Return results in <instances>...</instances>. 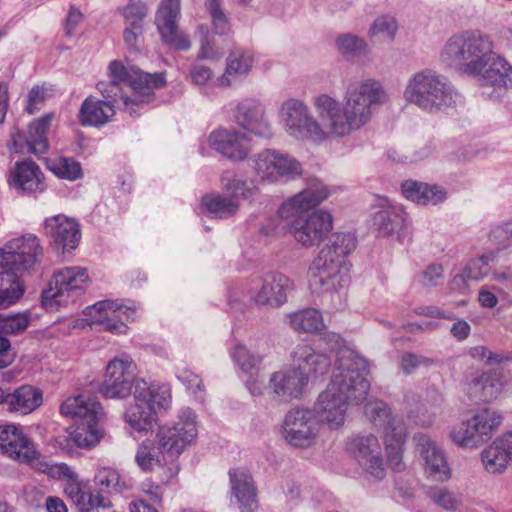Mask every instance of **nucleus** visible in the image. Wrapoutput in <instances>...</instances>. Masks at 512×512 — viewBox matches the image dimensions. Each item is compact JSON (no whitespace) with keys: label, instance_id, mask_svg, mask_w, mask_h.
Listing matches in <instances>:
<instances>
[{"label":"nucleus","instance_id":"nucleus-44","mask_svg":"<svg viewBox=\"0 0 512 512\" xmlns=\"http://www.w3.org/2000/svg\"><path fill=\"white\" fill-rule=\"evenodd\" d=\"M155 415L152 406L135 400V403L127 408L124 418L132 429L145 432L152 428Z\"/></svg>","mask_w":512,"mask_h":512},{"label":"nucleus","instance_id":"nucleus-32","mask_svg":"<svg viewBox=\"0 0 512 512\" xmlns=\"http://www.w3.org/2000/svg\"><path fill=\"white\" fill-rule=\"evenodd\" d=\"M501 390L498 376L491 372L481 374L469 380L464 388L469 399L475 403L490 402Z\"/></svg>","mask_w":512,"mask_h":512},{"label":"nucleus","instance_id":"nucleus-49","mask_svg":"<svg viewBox=\"0 0 512 512\" xmlns=\"http://www.w3.org/2000/svg\"><path fill=\"white\" fill-rule=\"evenodd\" d=\"M97 90L102 94V96L106 99L105 101H111L114 105L118 103V101H122L125 108H129V106H138L141 103L133 102V96L129 97L124 92V86L115 80H102L97 83Z\"/></svg>","mask_w":512,"mask_h":512},{"label":"nucleus","instance_id":"nucleus-35","mask_svg":"<svg viewBox=\"0 0 512 512\" xmlns=\"http://www.w3.org/2000/svg\"><path fill=\"white\" fill-rule=\"evenodd\" d=\"M373 225L383 236H399L406 227V213L402 206L387 205L375 212Z\"/></svg>","mask_w":512,"mask_h":512},{"label":"nucleus","instance_id":"nucleus-22","mask_svg":"<svg viewBox=\"0 0 512 512\" xmlns=\"http://www.w3.org/2000/svg\"><path fill=\"white\" fill-rule=\"evenodd\" d=\"M413 439L418 452L424 459L428 477L441 482L448 480L450 468L442 448L426 434L417 433Z\"/></svg>","mask_w":512,"mask_h":512},{"label":"nucleus","instance_id":"nucleus-18","mask_svg":"<svg viewBox=\"0 0 512 512\" xmlns=\"http://www.w3.org/2000/svg\"><path fill=\"white\" fill-rule=\"evenodd\" d=\"M180 0H161L155 15V24L162 41L176 51H188L191 41L187 34L180 31Z\"/></svg>","mask_w":512,"mask_h":512},{"label":"nucleus","instance_id":"nucleus-40","mask_svg":"<svg viewBox=\"0 0 512 512\" xmlns=\"http://www.w3.org/2000/svg\"><path fill=\"white\" fill-rule=\"evenodd\" d=\"M253 64V56L248 51L235 50L227 58L225 73L217 79L220 86H230L231 78L247 75Z\"/></svg>","mask_w":512,"mask_h":512},{"label":"nucleus","instance_id":"nucleus-48","mask_svg":"<svg viewBox=\"0 0 512 512\" xmlns=\"http://www.w3.org/2000/svg\"><path fill=\"white\" fill-rule=\"evenodd\" d=\"M495 260L494 253L483 254L476 259L470 260L465 266L463 273L454 278V282L458 280H480L488 275L490 271V263Z\"/></svg>","mask_w":512,"mask_h":512},{"label":"nucleus","instance_id":"nucleus-57","mask_svg":"<svg viewBox=\"0 0 512 512\" xmlns=\"http://www.w3.org/2000/svg\"><path fill=\"white\" fill-rule=\"evenodd\" d=\"M31 466L52 478L75 479L77 477V473L69 465L65 463L49 464L40 460V455L38 456V460H36L35 465Z\"/></svg>","mask_w":512,"mask_h":512},{"label":"nucleus","instance_id":"nucleus-20","mask_svg":"<svg viewBox=\"0 0 512 512\" xmlns=\"http://www.w3.org/2000/svg\"><path fill=\"white\" fill-rule=\"evenodd\" d=\"M233 117L238 126L260 138L272 136V126L263 104L254 98L241 100L233 110Z\"/></svg>","mask_w":512,"mask_h":512},{"label":"nucleus","instance_id":"nucleus-23","mask_svg":"<svg viewBox=\"0 0 512 512\" xmlns=\"http://www.w3.org/2000/svg\"><path fill=\"white\" fill-rule=\"evenodd\" d=\"M212 149L232 161H243L249 154L247 137L236 129H217L209 135Z\"/></svg>","mask_w":512,"mask_h":512},{"label":"nucleus","instance_id":"nucleus-60","mask_svg":"<svg viewBox=\"0 0 512 512\" xmlns=\"http://www.w3.org/2000/svg\"><path fill=\"white\" fill-rule=\"evenodd\" d=\"M428 495L435 504L447 511H455L459 505L457 496L443 487L429 488Z\"/></svg>","mask_w":512,"mask_h":512},{"label":"nucleus","instance_id":"nucleus-55","mask_svg":"<svg viewBox=\"0 0 512 512\" xmlns=\"http://www.w3.org/2000/svg\"><path fill=\"white\" fill-rule=\"evenodd\" d=\"M196 35L199 37L200 43L198 59H218L222 56L223 53L216 48L214 37L206 26L199 25Z\"/></svg>","mask_w":512,"mask_h":512},{"label":"nucleus","instance_id":"nucleus-16","mask_svg":"<svg viewBox=\"0 0 512 512\" xmlns=\"http://www.w3.org/2000/svg\"><path fill=\"white\" fill-rule=\"evenodd\" d=\"M137 310V305L130 300H102L86 308L87 314L93 317V322L114 334L127 332L128 326L125 321L135 320Z\"/></svg>","mask_w":512,"mask_h":512},{"label":"nucleus","instance_id":"nucleus-7","mask_svg":"<svg viewBox=\"0 0 512 512\" xmlns=\"http://www.w3.org/2000/svg\"><path fill=\"white\" fill-rule=\"evenodd\" d=\"M197 436L196 414L185 407L179 411L178 421L173 426L159 427L156 436V448L168 458V467L161 477V483H168L179 473L177 462L179 455Z\"/></svg>","mask_w":512,"mask_h":512},{"label":"nucleus","instance_id":"nucleus-37","mask_svg":"<svg viewBox=\"0 0 512 512\" xmlns=\"http://www.w3.org/2000/svg\"><path fill=\"white\" fill-rule=\"evenodd\" d=\"M135 461L144 472H152L157 469L160 481L169 464L168 458L164 457L162 452L156 448L154 441H144L139 445Z\"/></svg>","mask_w":512,"mask_h":512},{"label":"nucleus","instance_id":"nucleus-42","mask_svg":"<svg viewBox=\"0 0 512 512\" xmlns=\"http://www.w3.org/2000/svg\"><path fill=\"white\" fill-rule=\"evenodd\" d=\"M201 206L209 216L224 219L238 211L239 202L229 195L209 194L202 197Z\"/></svg>","mask_w":512,"mask_h":512},{"label":"nucleus","instance_id":"nucleus-3","mask_svg":"<svg viewBox=\"0 0 512 512\" xmlns=\"http://www.w3.org/2000/svg\"><path fill=\"white\" fill-rule=\"evenodd\" d=\"M330 194V189L321 180L309 178L299 193L279 207V217L291 219L290 232L302 246H318L333 229V218L328 211L319 209L308 214Z\"/></svg>","mask_w":512,"mask_h":512},{"label":"nucleus","instance_id":"nucleus-58","mask_svg":"<svg viewBox=\"0 0 512 512\" xmlns=\"http://www.w3.org/2000/svg\"><path fill=\"white\" fill-rule=\"evenodd\" d=\"M489 241L498 250L508 248L512 243V220L493 226L489 232Z\"/></svg>","mask_w":512,"mask_h":512},{"label":"nucleus","instance_id":"nucleus-47","mask_svg":"<svg viewBox=\"0 0 512 512\" xmlns=\"http://www.w3.org/2000/svg\"><path fill=\"white\" fill-rule=\"evenodd\" d=\"M221 183L223 188L229 192V196L233 197L237 202L240 198L249 199L257 193V187L253 182L237 179L232 172L226 171L221 175Z\"/></svg>","mask_w":512,"mask_h":512},{"label":"nucleus","instance_id":"nucleus-28","mask_svg":"<svg viewBox=\"0 0 512 512\" xmlns=\"http://www.w3.org/2000/svg\"><path fill=\"white\" fill-rule=\"evenodd\" d=\"M231 492L242 512H254L258 507L256 488L250 472L245 468L229 470Z\"/></svg>","mask_w":512,"mask_h":512},{"label":"nucleus","instance_id":"nucleus-59","mask_svg":"<svg viewBox=\"0 0 512 512\" xmlns=\"http://www.w3.org/2000/svg\"><path fill=\"white\" fill-rule=\"evenodd\" d=\"M232 357L245 373L256 370L262 360L259 355L250 353V351L241 344L235 346Z\"/></svg>","mask_w":512,"mask_h":512},{"label":"nucleus","instance_id":"nucleus-8","mask_svg":"<svg viewBox=\"0 0 512 512\" xmlns=\"http://www.w3.org/2000/svg\"><path fill=\"white\" fill-rule=\"evenodd\" d=\"M89 282L87 269L68 266L57 269L41 294V305L49 312L74 305L85 293Z\"/></svg>","mask_w":512,"mask_h":512},{"label":"nucleus","instance_id":"nucleus-46","mask_svg":"<svg viewBox=\"0 0 512 512\" xmlns=\"http://www.w3.org/2000/svg\"><path fill=\"white\" fill-rule=\"evenodd\" d=\"M94 484L98 488L96 493L121 492L125 483L121 480L119 472L112 467H100L94 475Z\"/></svg>","mask_w":512,"mask_h":512},{"label":"nucleus","instance_id":"nucleus-52","mask_svg":"<svg viewBox=\"0 0 512 512\" xmlns=\"http://www.w3.org/2000/svg\"><path fill=\"white\" fill-rule=\"evenodd\" d=\"M30 321L31 314L28 311L24 313L11 314L6 316L0 315V334H21L29 327Z\"/></svg>","mask_w":512,"mask_h":512},{"label":"nucleus","instance_id":"nucleus-4","mask_svg":"<svg viewBox=\"0 0 512 512\" xmlns=\"http://www.w3.org/2000/svg\"><path fill=\"white\" fill-rule=\"evenodd\" d=\"M441 61L448 67L475 78L482 87L485 80H490L503 68L502 57L495 52L490 35L470 29L456 33L445 42Z\"/></svg>","mask_w":512,"mask_h":512},{"label":"nucleus","instance_id":"nucleus-41","mask_svg":"<svg viewBox=\"0 0 512 512\" xmlns=\"http://www.w3.org/2000/svg\"><path fill=\"white\" fill-rule=\"evenodd\" d=\"M51 120L52 115H45L29 125L28 135L24 141L31 153L41 155L48 150L47 133L50 128Z\"/></svg>","mask_w":512,"mask_h":512},{"label":"nucleus","instance_id":"nucleus-30","mask_svg":"<svg viewBox=\"0 0 512 512\" xmlns=\"http://www.w3.org/2000/svg\"><path fill=\"white\" fill-rule=\"evenodd\" d=\"M365 415L373 426L383 431L385 440H391L397 430L396 426H400L402 432H406V427L403 419L393 415L390 407L381 400L370 401L365 405Z\"/></svg>","mask_w":512,"mask_h":512},{"label":"nucleus","instance_id":"nucleus-31","mask_svg":"<svg viewBox=\"0 0 512 512\" xmlns=\"http://www.w3.org/2000/svg\"><path fill=\"white\" fill-rule=\"evenodd\" d=\"M115 106L111 101L87 97L81 104L79 119L83 126L100 127L112 120Z\"/></svg>","mask_w":512,"mask_h":512},{"label":"nucleus","instance_id":"nucleus-63","mask_svg":"<svg viewBox=\"0 0 512 512\" xmlns=\"http://www.w3.org/2000/svg\"><path fill=\"white\" fill-rule=\"evenodd\" d=\"M431 364H433L432 359L410 352H405L401 357V367L405 374H411L420 366Z\"/></svg>","mask_w":512,"mask_h":512},{"label":"nucleus","instance_id":"nucleus-14","mask_svg":"<svg viewBox=\"0 0 512 512\" xmlns=\"http://www.w3.org/2000/svg\"><path fill=\"white\" fill-rule=\"evenodd\" d=\"M321 429L316 413L308 408H294L287 412L282 424L284 439L293 447L309 448Z\"/></svg>","mask_w":512,"mask_h":512},{"label":"nucleus","instance_id":"nucleus-36","mask_svg":"<svg viewBox=\"0 0 512 512\" xmlns=\"http://www.w3.org/2000/svg\"><path fill=\"white\" fill-rule=\"evenodd\" d=\"M134 398L138 402L152 406L154 413L157 410H166L171 404V391L167 385L148 384L140 379L136 384Z\"/></svg>","mask_w":512,"mask_h":512},{"label":"nucleus","instance_id":"nucleus-51","mask_svg":"<svg viewBox=\"0 0 512 512\" xmlns=\"http://www.w3.org/2000/svg\"><path fill=\"white\" fill-rule=\"evenodd\" d=\"M336 45L339 51L348 58L364 55L369 51L365 40L352 34H342L338 36Z\"/></svg>","mask_w":512,"mask_h":512},{"label":"nucleus","instance_id":"nucleus-43","mask_svg":"<svg viewBox=\"0 0 512 512\" xmlns=\"http://www.w3.org/2000/svg\"><path fill=\"white\" fill-rule=\"evenodd\" d=\"M289 325L297 333H318L324 328L322 314L315 308H306L289 314Z\"/></svg>","mask_w":512,"mask_h":512},{"label":"nucleus","instance_id":"nucleus-62","mask_svg":"<svg viewBox=\"0 0 512 512\" xmlns=\"http://www.w3.org/2000/svg\"><path fill=\"white\" fill-rule=\"evenodd\" d=\"M503 68H499L501 74L494 76L490 80H485L482 87H494L495 89L511 88L512 89V67L502 57Z\"/></svg>","mask_w":512,"mask_h":512},{"label":"nucleus","instance_id":"nucleus-5","mask_svg":"<svg viewBox=\"0 0 512 512\" xmlns=\"http://www.w3.org/2000/svg\"><path fill=\"white\" fill-rule=\"evenodd\" d=\"M357 239L352 233H333L328 243L308 268V283L313 293L333 297L349 283L347 256L355 250Z\"/></svg>","mask_w":512,"mask_h":512},{"label":"nucleus","instance_id":"nucleus-26","mask_svg":"<svg viewBox=\"0 0 512 512\" xmlns=\"http://www.w3.org/2000/svg\"><path fill=\"white\" fill-rule=\"evenodd\" d=\"M293 369L301 372L308 380L311 376L326 374L331 366V359L325 353L317 352L312 346L301 343L291 352Z\"/></svg>","mask_w":512,"mask_h":512},{"label":"nucleus","instance_id":"nucleus-33","mask_svg":"<svg viewBox=\"0 0 512 512\" xmlns=\"http://www.w3.org/2000/svg\"><path fill=\"white\" fill-rule=\"evenodd\" d=\"M67 480L64 492L76 504L80 512H93L95 509L111 506V501L106 496L94 491H83L78 476L75 479Z\"/></svg>","mask_w":512,"mask_h":512},{"label":"nucleus","instance_id":"nucleus-17","mask_svg":"<svg viewBox=\"0 0 512 512\" xmlns=\"http://www.w3.org/2000/svg\"><path fill=\"white\" fill-rule=\"evenodd\" d=\"M346 449L367 474L378 480L384 477L385 469L382 448L375 435H353L348 439Z\"/></svg>","mask_w":512,"mask_h":512},{"label":"nucleus","instance_id":"nucleus-21","mask_svg":"<svg viewBox=\"0 0 512 512\" xmlns=\"http://www.w3.org/2000/svg\"><path fill=\"white\" fill-rule=\"evenodd\" d=\"M0 449L21 463L35 465L39 452L34 443L14 425L0 426Z\"/></svg>","mask_w":512,"mask_h":512},{"label":"nucleus","instance_id":"nucleus-27","mask_svg":"<svg viewBox=\"0 0 512 512\" xmlns=\"http://www.w3.org/2000/svg\"><path fill=\"white\" fill-rule=\"evenodd\" d=\"M307 382L300 371L290 368L274 372L270 376L268 388L275 398L288 402L302 396Z\"/></svg>","mask_w":512,"mask_h":512},{"label":"nucleus","instance_id":"nucleus-38","mask_svg":"<svg viewBox=\"0 0 512 512\" xmlns=\"http://www.w3.org/2000/svg\"><path fill=\"white\" fill-rule=\"evenodd\" d=\"M9 411L27 415L42 404V393L31 385H22L9 394Z\"/></svg>","mask_w":512,"mask_h":512},{"label":"nucleus","instance_id":"nucleus-24","mask_svg":"<svg viewBox=\"0 0 512 512\" xmlns=\"http://www.w3.org/2000/svg\"><path fill=\"white\" fill-rule=\"evenodd\" d=\"M8 184L19 195H32L44 191L43 174L33 161L16 162L9 171Z\"/></svg>","mask_w":512,"mask_h":512},{"label":"nucleus","instance_id":"nucleus-39","mask_svg":"<svg viewBox=\"0 0 512 512\" xmlns=\"http://www.w3.org/2000/svg\"><path fill=\"white\" fill-rule=\"evenodd\" d=\"M25 293V286L19 275L3 269L0 272V310L16 304Z\"/></svg>","mask_w":512,"mask_h":512},{"label":"nucleus","instance_id":"nucleus-10","mask_svg":"<svg viewBox=\"0 0 512 512\" xmlns=\"http://www.w3.org/2000/svg\"><path fill=\"white\" fill-rule=\"evenodd\" d=\"M502 420V415L492 408L479 409L470 419L453 427L450 438L461 448L479 447L499 428Z\"/></svg>","mask_w":512,"mask_h":512},{"label":"nucleus","instance_id":"nucleus-50","mask_svg":"<svg viewBox=\"0 0 512 512\" xmlns=\"http://www.w3.org/2000/svg\"><path fill=\"white\" fill-rule=\"evenodd\" d=\"M205 7L212 21V32L215 35H227L231 29L230 21L222 9V0H204Z\"/></svg>","mask_w":512,"mask_h":512},{"label":"nucleus","instance_id":"nucleus-25","mask_svg":"<svg viewBox=\"0 0 512 512\" xmlns=\"http://www.w3.org/2000/svg\"><path fill=\"white\" fill-rule=\"evenodd\" d=\"M45 233L57 250L63 253L74 250L80 241V229L77 222L63 215L45 220Z\"/></svg>","mask_w":512,"mask_h":512},{"label":"nucleus","instance_id":"nucleus-34","mask_svg":"<svg viewBox=\"0 0 512 512\" xmlns=\"http://www.w3.org/2000/svg\"><path fill=\"white\" fill-rule=\"evenodd\" d=\"M403 195L418 205H437L446 199V191L438 185L407 180L401 186Z\"/></svg>","mask_w":512,"mask_h":512},{"label":"nucleus","instance_id":"nucleus-53","mask_svg":"<svg viewBox=\"0 0 512 512\" xmlns=\"http://www.w3.org/2000/svg\"><path fill=\"white\" fill-rule=\"evenodd\" d=\"M394 429L398 432L395 433L391 440L388 439L384 442L390 466L396 471H401L404 468L402 462V446L406 438V432H402L400 426H396Z\"/></svg>","mask_w":512,"mask_h":512},{"label":"nucleus","instance_id":"nucleus-19","mask_svg":"<svg viewBox=\"0 0 512 512\" xmlns=\"http://www.w3.org/2000/svg\"><path fill=\"white\" fill-rule=\"evenodd\" d=\"M294 289V283L282 273H269L256 283L251 296L258 306L279 308L288 300V294Z\"/></svg>","mask_w":512,"mask_h":512},{"label":"nucleus","instance_id":"nucleus-54","mask_svg":"<svg viewBox=\"0 0 512 512\" xmlns=\"http://www.w3.org/2000/svg\"><path fill=\"white\" fill-rule=\"evenodd\" d=\"M121 14L125 25L137 29V27H143V21L148 14V8L141 0H129L127 5L123 7Z\"/></svg>","mask_w":512,"mask_h":512},{"label":"nucleus","instance_id":"nucleus-2","mask_svg":"<svg viewBox=\"0 0 512 512\" xmlns=\"http://www.w3.org/2000/svg\"><path fill=\"white\" fill-rule=\"evenodd\" d=\"M367 367V361L355 351L338 350L331 380L311 409L320 423L325 422L330 429L340 428L345 422L348 404L366 399L370 388L364 375Z\"/></svg>","mask_w":512,"mask_h":512},{"label":"nucleus","instance_id":"nucleus-56","mask_svg":"<svg viewBox=\"0 0 512 512\" xmlns=\"http://www.w3.org/2000/svg\"><path fill=\"white\" fill-rule=\"evenodd\" d=\"M397 30V21L391 16L383 15L374 20L368 33L370 37H379L393 41Z\"/></svg>","mask_w":512,"mask_h":512},{"label":"nucleus","instance_id":"nucleus-13","mask_svg":"<svg viewBox=\"0 0 512 512\" xmlns=\"http://www.w3.org/2000/svg\"><path fill=\"white\" fill-rule=\"evenodd\" d=\"M42 256V247L33 234L10 240L0 249V267L16 275L35 267Z\"/></svg>","mask_w":512,"mask_h":512},{"label":"nucleus","instance_id":"nucleus-11","mask_svg":"<svg viewBox=\"0 0 512 512\" xmlns=\"http://www.w3.org/2000/svg\"><path fill=\"white\" fill-rule=\"evenodd\" d=\"M109 77L121 85L133 90V102L149 103L154 97V90L165 85L162 73H146L134 67H126L121 61L110 62Z\"/></svg>","mask_w":512,"mask_h":512},{"label":"nucleus","instance_id":"nucleus-12","mask_svg":"<svg viewBox=\"0 0 512 512\" xmlns=\"http://www.w3.org/2000/svg\"><path fill=\"white\" fill-rule=\"evenodd\" d=\"M253 167L262 181L286 182L302 174L301 163L289 154L265 149L254 156Z\"/></svg>","mask_w":512,"mask_h":512},{"label":"nucleus","instance_id":"nucleus-15","mask_svg":"<svg viewBox=\"0 0 512 512\" xmlns=\"http://www.w3.org/2000/svg\"><path fill=\"white\" fill-rule=\"evenodd\" d=\"M139 381L136 379V365L130 357L114 358L106 366L99 392L107 399H124L130 396Z\"/></svg>","mask_w":512,"mask_h":512},{"label":"nucleus","instance_id":"nucleus-9","mask_svg":"<svg viewBox=\"0 0 512 512\" xmlns=\"http://www.w3.org/2000/svg\"><path fill=\"white\" fill-rule=\"evenodd\" d=\"M60 412L80 421L75 428L68 431V439L77 447L90 448L99 442L101 434L97 421L102 415V407L95 398L87 395L70 397L62 403Z\"/></svg>","mask_w":512,"mask_h":512},{"label":"nucleus","instance_id":"nucleus-64","mask_svg":"<svg viewBox=\"0 0 512 512\" xmlns=\"http://www.w3.org/2000/svg\"><path fill=\"white\" fill-rule=\"evenodd\" d=\"M47 96V90L43 86H34L27 96L26 111L34 114L44 104Z\"/></svg>","mask_w":512,"mask_h":512},{"label":"nucleus","instance_id":"nucleus-29","mask_svg":"<svg viewBox=\"0 0 512 512\" xmlns=\"http://www.w3.org/2000/svg\"><path fill=\"white\" fill-rule=\"evenodd\" d=\"M481 459L489 473H502L512 460V430L502 434L485 448Z\"/></svg>","mask_w":512,"mask_h":512},{"label":"nucleus","instance_id":"nucleus-1","mask_svg":"<svg viewBox=\"0 0 512 512\" xmlns=\"http://www.w3.org/2000/svg\"><path fill=\"white\" fill-rule=\"evenodd\" d=\"M386 101L381 83L366 79L350 83L342 103L327 94L316 96L313 105L321 122L303 101L294 98L283 102L280 113L289 136L321 144L329 138H343L360 130Z\"/></svg>","mask_w":512,"mask_h":512},{"label":"nucleus","instance_id":"nucleus-61","mask_svg":"<svg viewBox=\"0 0 512 512\" xmlns=\"http://www.w3.org/2000/svg\"><path fill=\"white\" fill-rule=\"evenodd\" d=\"M177 379L186 386L194 395L204 392V385L200 376L190 369L178 368L176 372Z\"/></svg>","mask_w":512,"mask_h":512},{"label":"nucleus","instance_id":"nucleus-6","mask_svg":"<svg viewBox=\"0 0 512 512\" xmlns=\"http://www.w3.org/2000/svg\"><path fill=\"white\" fill-rule=\"evenodd\" d=\"M403 97L407 103L428 113L454 108L461 100V96L451 83L430 69L416 72L407 80Z\"/></svg>","mask_w":512,"mask_h":512},{"label":"nucleus","instance_id":"nucleus-45","mask_svg":"<svg viewBox=\"0 0 512 512\" xmlns=\"http://www.w3.org/2000/svg\"><path fill=\"white\" fill-rule=\"evenodd\" d=\"M47 168L58 178L75 181L83 176L78 161L70 157H58L47 161Z\"/></svg>","mask_w":512,"mask_h":512}]
</instances>
